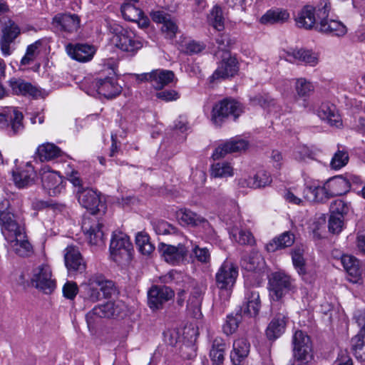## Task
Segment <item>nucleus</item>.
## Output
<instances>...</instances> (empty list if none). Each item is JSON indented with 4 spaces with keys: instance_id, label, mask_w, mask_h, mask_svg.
<instances>
[{
    "instance_id": "4be33fe9",
    "label": "nucleus",
    "mask_w": 365,
    "mask_h": 365,
    "mask_svg": "<svg viewBox=\"0 0 365 365\" xmlns=\"http://www.w3.org/2000/svg\"><path fill=\"white\" fill-rule=\"evenodd\" d=\"M174 296L173 291L166 286H153L148 293V303L153 309H159Z\"/></svg>"
},
{
    "instance_id": "423d86ee",
    "label": "nucleus",
    "mask_w": 365,
    "mask_h": 365,
    "mask_svg": "<svg viewBox=\"0 0 365 365\" xmlns=\"http://www.w3.org/2000/svg\"><path fill=\"white\" fill-rule=\"evenodd\" d=\"M330 9L329 2H325L323 6L318 8L319 23L317 31L331 36H342L346 33V28L341 22L328 18Z\"/></svg>"
},
{
    "instance_id": "4468645a",
    "label": "nucleus",
    "mask_w": 365,
    "mask_h": 365,
    "mask_svg": "<svg viewBox=\"0 0 365 365\" xmlns=\"http://www.w3.org/2000/svg\"><path fill=\"white\" fill-rule=\"evenodd\" d=\"M271 296L279 300L289 291L294 288L292 278L283 272L273 273L269 279Z\"/></svg>"
},
{
    "instance_id": "ea45409f",
    "label": "nucleus",
    "mask_w": 365,
    "mask_h": 365,
    "mask_svg": "<svg viewBox=\"0 0 365 365\" xmlns=\"http://www.w3.org/2000/svg\"><path fill=\"white\" fill-rule=\"evenodd\" d=\"M205 290L206 287L202 284L195 283L193 284L187 301V307L192 309L194 312L200 310Z\"/></svg>"
},
{
    "instance_id": "c756f323",
    "label": "nucleus",
    "mask_w": 365,
    "mask_h": 365,
    "mask_svg": "<svg viewBox=\"0 0 365 365\" xmlns=\"http://www.w3.org/2000/svg\"><path fill=\"white\" fill-rule=\"evenodd\" d=\"M124 309L125 304L121 301H109L103 304L94 307L90 315L99 314L101 317H117L120 316Z\"/></svg>"
},
{
    "instance_id": "0e129e2a",
    "label": "nucleus",
    "mask_w": 365,
    "mask_h": 365,
    "mask_svg": "<svg viewBox=\"0 0 365 365\" xmlns=\"http://www.w3.org/2000/svg\"><path fill=\"white\" fill-rule=\"evenodd\" d=\"M294 158L297 160H305L307 158H314L313 152L306 145H302L297 148L294 151Z\"/></svg>"
},
{
    "instance_id": "dca6fc26",
    "label": "nucleus",
    "mask_w": 365,
    "mask_h": 365,
    "mask_svg": "<svg viewBox=\"0 0 365 365\" xmlns=\"http://www.w3.org/2000/svg\"><path fill=\"white\" fill-rule=\"evenodd\" d=\"M23 114L14 108H6L0 113V128H11L13 134L24 129Z\"/></svg>"
},
{
    "instance_id": "a211bd4d",
    "label": "nucleus",
    "mask_w": 365,
    "mask_h": 365,
    "mask_svg": "<svg viewBox=\"0 0 365 365\" xmlns=\"http://www.w3.org/2000/svg\"><path fill=\"white\" fill-rule=\"evenodd\" d=\"M158 250L165 261L172 265H178L183 262L188 253L187 249L182 244L173 246L160 243Z\"/></svg>"
},
{
    "instance_id": "09e8293b",
    "label": "nucleus",
    "mask_w": 365,
    "mask_h": 365,
    "mask_svg": "<svg viewBox=\"0 0 365 365\" xmlns=\"http://www.w3.org/2000/svg\"><path fill=\"white\" fill-rule=\"evenodd\" d=\"M121 13L123 18L129 21L137 22L143 16V11L133 4L128 2L121 6Z\"/></svg>"
},
{
    "instance_id": "603ef678",
    "label": "nucleus",
    "mask_w": 365,
    "mask_h": 365,
    "mask_svg": "<svg viewBox=\"0 0 365 365\" xmlns=\"http://www.w3.org/2000/svg\"><path fill=\"white\" fill-rule=\"evenodd\" d=\"M314 86L308 80L304 78H297L295 83V91L300 98H306L314 91Z\"/></svg>"
},
{
    "instance_id": "cd10ccee",
    "label": "nucleus",
    "mask_w": 365,
    "mask_h": 365,
    "mask_svg": "<svg viewBox=\"0 0 365 365\" xmlns=\"http://www.w3.org/2000/svg\"><path fill=\"white\" fill-rule=\"evenodd\" d=\"M153 21L162 24L161 31L168 38H173L178 31V26L175 21L169 15L160 11H153L150 13Z\"/></svg>"
},
{
    "instance_id": "338daca9",
    "label": "nucleus",
    "mask_w": 365,
    "mask_h": 365,
    "mask_svg": "<svg viewBox=\"0 0 365 365\" xmlns=\"http://www.w3.org/2000/svg\"><path fill=\"white\" fill-rule=\"evenodd\" d=\"M153 229L158 235H167L170 233L173 227L168 222L160 220L153 224Z\"/></svg>"
},
{
    "instance_id": "5fc2aeb1",
    "label": "nucleus",
    "mask_w": 365,
    "mask_h": 365,
    "mask_svg": "<svg viewBox=\"0 0 365 365\" xmlns=\"http://www.w3.org/2000/svg\"><path fill=\"white\" fill-rule=\"evenodd\" d=\"M241 318L242 317L239 314H236L235 315H228L227 317L226 322L222 327L223 332L227 335L234 333L239 326Z\"/></svg>"
},
{
    "instance_id": "f03ea898",
    "label": "nucleus",
    "mask_w": 365,
    "mask_h": 365,
    "mask_svg": "<svg viewBox=\"0 0 365 365\" xmlns=\"http://www.w3.org/2000/svg\"><path fill=\"white\" fill-rule=\"evenodd\" d=\"M109 30L113 34V43L121 51L134 55L143 47L142 41L132 31L114 22L110 23Z\"/></svg>"
},
{
    "instance_id": "9b49d317",
    "label": "nucleus",
    "mask_w": 365,
    "mask_h": 365,
    "mask_svg": "<svg viewBox=\"0 0 365 365\" xmlns=\"http://www.w3.org/2000/svg\"><path fill=\"white\" fill-rule=\"evenodd\" d=\"M354 319L361 327L359 332L351 339V346L355 356L365 361V309L357 310Z\"/></svg>"
},
{
    "instance_id": "58836bf2",
    "label": "nucleus",
    "mask_w": 365,
    "mask_h": 365,
    "mask_svg": "<svg viewBox=\"0 0 365 365\" xmlns=\"http://www.w3.org/2000/svg\"><path fill=\"white\" fill-rule=\"evenodd\" d=\"M341 263L347 274L353 279L349 280L355 282L361 275L359 262L356 257L349 255H343L341 257Z\"/></svg>"
},
{
    "instance_id": "49530a36",
    "label": "nucleus",
    "mask_w": 365,
    "mask_h": 365,
    "mask_svg": "<svg viewBox=\"0 0 365 365\" xmlns=\"http://www.w3.org/2000/svg\"><path fill=\"white\" fill-rule=\"evenodd\" d=\"M291 56L306 65L315 66L319 63L318 54L309 50L299 49L292 52Z\"/></svg>"
},
{
    "instance_id": "052dcab7",
    "label": "nucleus",
    "mask_w": 365,
    "mask_h": 365,
    "mask_svg": "<svg viewBox=\"0 0 365 365\" xmlns=\"http://www.w3.org/2000/svg\"><path fill=\"white\" fill-rule=\"evenodd\" d=\"M331 193H328L324 186H322L319 182L315 194L309 196V201L311 202H323L324 200L329 198L330 196H334L332 194L333 187Z\"/></svg>"
},
{
    "instance_id": "13d9d810",
    "label": "nucleus",
    "mask_w": 365,
    "mask_h": 365,
    "mask_svg": "<svg viewBox=\"0 0 365 365\" xmlns=\"http://www.w3.org/2000/svg\"><path fill=\"white\" fill-rule=\"evenodd\" d=\"M344 217L339 215H330L329 220V230L334 234H339L344 228Z\"/></svg>"
},
{
    "instance_id": "2eb2a0df",
    "label": "nucleus",
    "mask_w": 365,
    "mask_h": 365,
    "mask_svg": "<svg viewBox=\"0 0 365 365\" xmlns=\"http://www.w3.org/2000/svg\"><path fill=\"white\" fill-rule=\"evenodd\" d=\"M92 87L93 91H91L89 94L93 95L94 92H96L106 98H114L121 93V86L112 77L95 79L92 82Z\"/></svg>"
},
{
    "instance_id": "393cba45",
    "label": "nucleus",
    "mask_w": 365,
    "mask_h": 365,
    "mask_svg": "<svg viewBox=\"0 0 365 365\" xmlns=\"http://www.w3.org/2000/svg\"><path fill=\"white\" fill-rule=\"evenodd\" d=\"M175 215L178 222L182 227H205L209 225V222L205 217L187 208L178 209Z\"/></svg>"
},
{
    "instance_id": "1a4fd4ad",
    "label": "nucleus",
    "mask_w": 365,
    "mask_h": 365,
    "mask_svg": "<svg viewBox=\"0 0 365 365\" xmlns=\"http://www.w3.org/2000/svg\"><path fill=\"white\" fill-rule=\"evenodd\" d=\"M31 282L34 287L46 294L51 293L56 288V281L52 278L51 267L46 264L33 269Z\"/></svg>"
},
{
    "instance_id": "9d476101",
    "label": "nucleus",
    "mask_w": 365,
    "mask_h": 365,
    "mask_svg": "<svg viewBox=\"0 0 365 365\" xmlns=\"http://www.w3.org/2000/svg\"><path fill=\"white\" fill-rule=\"evenodd\" d=\"M240 220V217L236 207H234V215L232 217L225 215L223 217V220L225 223L230 227L229 228V232L233 240L240 245L252 246L255 242L252 234L248 230L242 229L237 230L235 227L239 222Z\"/></svg>"
},
{
    "instance_id": "c03bdc74",
    "label": "nucleus",
    "mask_w": 365,
    "mask_h": 365,
    "mask_svg": "<svg viewBox=\"0 0 365 365\" xmlns=\"http://www.w3.org/2000/svg\"><path fill=\"white\" fill-rule=\"evenodd\" d=\"M210 175L214 178H228L234 175V168L226 161L215 163L211 165Z\"/></svg>"
},
{
    "instance_id": "69168bd1",
    "label": "nucleus",
    "mask_w": 365,
    "mask_h": 365,
    "mask_svg": "<svg viewBox=\"0 0 365 365\" xmlns=\"http://www.w3.org/2000/svg\"><path fill=\"white\" fill-rule=\"evenodd\" d=\"M78 292V288L76 282H67L63 287V296L69 299H73Z\"/></svg>"
},
{
    "instance_id": "bf43d9fd",
    "label": "nucleus",
    "mask_w": 365,
    "mask_h": 365,
    "mask_svg": "<svg viewBox=\"0 0 365 365\" xmlns=\"http://www.w3.org/2000/svg\"><path fill=\"white\" fill-rule=\"evenodd\" d=\"M192 253L195 255L197 261L201 263L207 264L210 260V252L207 247H200L198 245H195L192 247Z\"/></svg>"
},
{
    "instance_id": "f257e3e1",
    "label": "nucleus",
    "mask_w": 365,
    "mask_h": 365,
    "mask_svg": "<svg viewBox=\"0 0 365 365\" xmlns=\"http://www.w3.org/2000/svg\"><path fill=\"white\" fill-rule=\"evenodd\" d=\"M0 226L2 235L13 250L19 256H28L31 252L32 247L26 239L24 229L14 219V215L11 212L9 201L6 199L0 201Z\"/></svg>"
},
{
    "instance_id": "bb28decb",
    "label": "nucleus",
    "mask_w": 365,
    "mask_h": 365,
    "mask_svg": "<svg viewBox=\"0 0 365 365\" xmlns=\"http://www.w3.org/2000/svg\"><path fill=\"white\" fill-rule=\"evenodd\" d=\"M66 51L71 58L80 62L91 61L96 53L94 46L83 43H69L66 46Z\"/></svg>"
},
{
    "instance_id": "5701e85b",
    "label": "nucleus",
    "mask_w": 365,
    "mask_h": 365,
    "mask_svg": "<svg viewBox=\"0 0 365 365\" xmlns=\"http://www.w3.org/2000/svg\"><path fill=\"white\" fill-rule=\"evenodd\" d=\"M1 33L2 35L0 39L1 51L3 56H8L11 54V43L20 34V28L13 20L8 19L1 29Z\"/></svg>"
},
{
    "instance_id": "e433bc0d",
    "label": "nucleus",
    "mask_w": 365,
    "mask_h": 365,
    "mask_svg": "<svg viewBox=\"0 0 365 365\" xmlns=\"http://www.w3.org/2000/svg\"><path fill=\"white\" fill-rule=\"evenodd\" d=\"M294 242V235L290 232H284L272 239L266 245V249L269 252H274L278 250L292 246Z\"/></svg>"
},
{
    "instance_id": "de8ad7c7",
    "label": "nucleus",
    "mask_w": 365,
    "mask_h": 365,
    "mask_svg": "<svg viewBox=\"0 0 365 365\" xmlns=\"http://www.w3.org/2000/svg\"><path fill=\"white\" fill-rule=\"evenodd\" d=\"M208 23L217 31H221L225 28V17L222 9L215 6L210 10L207 16Z\"/></svg>"
},
{
    "instance_id": "a878e982",
    "label": "nucleus",
    "mask_w": 365,
    "mask_h": 365,
    "mask_svg": "<svg viewBox=\"0 0 365 365\" xmlns=\"http://www.w3.org/2000/svg\"><path fill=\"white\" fill-rule=\"evenodd\" d=\"M12 177L15 185L24 188L34 182L36 173L31 163H26L24 166L13 170Z\"/></svg>"
},
{
    "instance_id": "8fccbe9b",
    "label": "nucleus",
    "mask_w": 365,
    "mask_h": 365,
    "mask_svg": "<svg viewBox=\"0 0 365 365\" xmlns=\"http://www.w3.org/2000/svg\"><path fill=\"white\" fill-rule=\"evenodd\" d=\"M135 244L139 252L145 255H150L155 249L153 244L150 242L149 236L145 232H138L135 236Z\"/></svg>"
},
{
    "instance_id": "f3484780",
    "label": "nucleus",
    "mask_w": 365,
    "mask_h": 365,
    "mask_svg": "<svg viewBox=\"0 0 365 365\" xmlns=\"http://www.w3.org/2000/svg\"><path fill=\"white\" fill-rule=\"evenodd\" d=\"M52 26L57 32L73 34L80 26V19L76 14H58L52 19Z\"/></svg>"
},
{
    "instance_id": "4c0bfd02",
    "label": "nucleus",
    "mask_w": 365,
    "mask_h": 365,
    "mask_svg": "<svg viewBox=\"0 0 365 365\" xmlns=\"http://www.w3.org/2000/svg\"><path fill=\"white\" fill-rule=\"evenodd\" d=\"M36 155L41 161H48L61 156L62 151L53 143H45L38 145Z\"/></svg>"
},
{
    "instance_id": "680f3d73",
    "label": "nucleus",
    "mask_w": 365,
    "mask_h": 365,
    "mask_svg": "<svg viewBox=\"0 0 365 365\" xmlns=\"http://www.w3.org/2000/svg\"><path fill=\"white\" fill-rule=\"evenodd\" d=\"M227 143L231 153L244 151L248 147V142L241 138H232L227 141Z\"/></svg>"
},
{
    "instance_id": "f8f14e48",
    "label": "nucleus",
    "mask_w": 365,
    "mask_h": 365,
    "mask_svg": "<svg viewBox=\"0 0 365 365\" xmlns=\"http://www.w3.org/2000/svg\"><path fill=\"white\" fill-rule=\"evenodd\" d=\"M42 186L49 195L55 196L60 194L64 189V181L58 172L51 170L44 167L40 172Z\"/></svg>"
},
{
    "instance_id": "aec40b11",
    "label": "nucleus",
    "mask_w": 365,
    "mask_h": 365,
    "mask_svg": "<svg viewBox=\"0 0 365 365\" xmlns=\"http://www.w3.org/2000/svg\"><path fill=\"white\" fill-rule=\"evenodd\" d=\"M103 225L95 218L84 219L82 223V230L93 245L102 246L104 245V233L102 230Z\"/></svg>"
},
{
    "instance_id": "6ab92c4d",
    "label": "nucleus",
    "mask_w": 365,
    "mask_h": 365,
    "mask_svg": "<svg viewBox=\"0 0 365 365\" xmlns=\"http://www.w3.org/2000/svg\"><path fill=\"white\" fill-rule=\"evenodd\" d=\"M222 58L217 68L211 76L213 81L233 76L238 71V63L235 57L232 56L228 51H223Z\"/></svg>"
},
{
    "instance_id": "f704fd0d",
    "label": "nucleus",
    "mask_w": 365,
    "mask_h": 365,
    "mask_svg": "<svg viewBox=\"0 0 365 365\" xmlns=\"http://www.w3.org/2000/svg\"><path fill=\"white\" fill-rule=\"evenodd\" d=\"M250 345L246 339L239 338L233 342L230 358L235 365L239 364L248 356Z\"/></svg>"
},
{
    "instance_id": "774afa93",
    "label": "nucleus",
    "mask_w": 365,
    "mask_h": 365,
    "mask_svg": "<svg viewBox=\"0 0 365 365\" xmlns=\"http://www.w3.org/2000/svg\"><path fill=\"white\" fill-rule=\"evenodd\" d=\"M156 96L158 98L162 99L165 101H176L180 98L179 93L174 90H165L157 93Z\"/></svg>"
},
{
    "instance_id": "b1692460",
    "label": "nucleus",
    "mask_w": 365,
    "mask_h": 365,
    "mask_svg": "<svg viewBox=\"0 0 365 365\" xmlns=\"http://www.w3.org/2000/svg\"><path fill=\"white\" fill-rule=\"evenodd\" d=\"M76 194L80 205L92 214H96L100 210L99 207L103 206L100 195L96 190L85 188L82 190H77Z\"/></svg>"
},
{
    "instance_id": "20e7f679",
    "label": "nucleus",
    "mask_w": 365,
    "mask_h": 365,
    "mask_svg": "<svg viewBox=\"0 0 365 365\" xmlns=\"http://www.w3.org/2000/svg\"><path fill=\"white\" fill-rule=\"evenodd\" d=\"M294 361L292 365H309L312 360V343L304 331L297 330L292 337Z\"/></svg>"
},
{
    "instance_id": "2f4dec72",
    "label": "nucleus",
    "mask_w": 365,
    "mask_h": 365,
    "mask_svg": "<svg viewBox=\"0 0 365 365\" xmlns=\"http://www.w3.org/2000/svg\"><path fill=\"white\" fill-rule=\"evenodd\" d=\"M318 116L331 126L336 128L342 125L341 116L334 105L325 102L322 103L317 110Z\"/></svg>"
},
{
    "instance_id": "79ce46f5",
    "label": "nucleus",
    "mask_w": 365,
    "mask_h": 365,
    "mask_svg": "<svg viewBox=\"0 0 365 365\" xmlns=\"http://www.w3.org/2000/svg\"><path fill=\"white\" fill-rule=\"evenodd\" d=\"M175 74L169 70L157 69L153 71V86L155 89H162L164 86L173 82Z\"/></svg>"
},
{
    "instance_id": "7ed1b4c3",
    "label": "nucleus",
    "mask_w": 365,
    "mask_h": 365,
    "mask_svg": "<svg viewBox=\"0 0 365 365\" xmlns=\"http://www.w3.org/2000/svg\"><path fill=\"white\" fill-rule=\"evenodd\" d=\"M114 283L107 279L103 274H95L91 275L87 284V297L96 302L103 299L110 298L115 293Z\"/></svg>"
},
{
    "instance_id": "72a5a7b5",
    "label": "nucleus",
    "mask_w": 365,
    "mask_h": 365,
    "mask_svg": "<svg viewBox=\"0 0 365 365\" xmlns=\"http://www.w3.org/2000/svg\"><path fill=\"white\" fill-rule=\"evenodd\" d=\"M289 13L286 9H271L260 17L259 21L264 25L284 24L289 20Z\"/></svg>"
},
{
    "instance_id": "e2e57ef3",
    "label": "nucleus",
    "mask_w": 365,
    "mask_h": 365,
    "mask_svg": "<svg viewBox=\"0 0 365 365\" xmlns=\"http://www.w3.org/2000/svg\"><path fill=\"white\" fill-rule=\"evenodd\" d=\"M253 105H259L264 108H268L275 105L274 99L271 98L268 95L257 96L251 99Z\"/></svg>"
},
{
    "instance_id": "c9c22d12",
    "label": "nucleus",
    "mask_w": 365,
    "mask_h": 365,
    "mask_svg": "<svg viewBox=\"0 0 365 365\" xmlns=\"http://www.w3.org/2000/svg\"><path fill=\"white\" fill-rule=\"evenodd\" d=\"M287 324V318L284 315L279 314L269 324L266 329V335L270 340H274L279 337L284 331Z\"/></svg>"
},
{
    "instance_id": "7c9ffc66",
    "label": "nucleus",
    "mask_w": 365,
    "mask_h": 365,
    "mask_svg": "<svg viewBox=\"0 0 365 365\" xmlns=\"http://www.w3.org/2000/svg\"><path fill=\"white\" fill-rule=\"evenodd\" d=\"M361 184V179L359 176L351 175L348 178L341 176L336 177L331 182L330 185L333 187V195H341L346 193L349 189L354 185Z\"/></svg>"
},
{
    "instance_id": "a18cd8bd",
    "label": "nucleus",
    "mask_w": 365,
    "mask_h": 365,
    "mask_svg": "<svg viewBox=\"0 0 365 365\" xmlns=\"http://www.w3.org/2000/svg\"><path fill=\"white\" fill-rule=\"evenodd\" d=\"M304 250L302 247H296L292 252V259L293 265L297 273L302 277L305 278L307 275L306 262L304 258Z\"/></svg>"
},
{
    "instance_id": "0eeeda50",
    "label": "nucleus",
    "mask_w": 365,
    "mask_h": 365,
    "mask_svg": "<svg viewBox=\"0 0 365 365\" xmlns=\"http://www.w3.org/2000/svg\"><path fill=\"white\" fill-rule=\"evenodd\" d=\"M237 276V266L230 260L224 261L215 274L216 284L220 289V295L225 293L227 297L230 296Z\"/></svg>"
},
{
    "instance_id": "6e6d98bb",
    "label": "nucleus",
    "mask_w": 365,
    "mask_h": 365,
    "mask_svg": "<svg viewBox=\"0 0 365 365\" xmlns=\"http://www.w3.org/2000/svg\"><path fill=\"white\" fill-rule=\"evenodd\" d=\"M330 215L341 216L344 217L349 210V205L342 200H336L330 205Z\"/></svg>"
},
{
    "instance_id": "473e14b6",
    "label": "nucleus",
    "mask_w": 365,
    "mask_h": 365,
    "mask_svg": "<svg viewBox=\"0 0 365 365\" xmlns=\"http://www.w3.org/2000/svg\"><path fill=\"white\" fill-rule=\"evenodd\" d=\"M260 307L261 302L259 292L254 289H247L245 292L242 311L244 314L255 317L258 314Z\"/></svg>"
},
{
    "instance_id": "c85d7f7f",
    "label": "nucleus",
    "mask_w": 365,
    "mask_h": 365,
    "mask_svg": "<svg viewBox=\"0 0 365 365\" xmlns=\"http://www.w3.org/2000/svg\"><path fill=\"white\" fill-rule=\"evenodd\" d=\"M8 85L15 95H29L33 97H38L41 95V91L36 87L21 78H11L8 81Z\"/></svg>"
},
{
    "instance_id": "39448f33",
    "label": "nucleus",
    "mask_w": 365,
    "mask_h": 365,
    "mask_svg": "<svg viewBox=\"0 0 365 365\" xmlns=\"http://www.w3.org/2000/svg\"><path fill=\"white\" fill-rule=\"evenodd\" d=\"M242 113L243 107L239 102L234 99L225 98L213 106L211 120L215 125L219 126L226 118L232 117L235 120Z\"/></svg>"
},
{
    "instance_id": "ddd939ff",
    "label": "nucleus",
    "mask_w": 365,
    "mask_h": 365,
    "mask_svg": "<svg viewBox=\"0 0 365 365\" xmlns=\"http://www.w3.org/2000/svg\"><path fill=\"white\" fill-rule=\"evenodd\" d=\"M325 2L326 1L322 2L317 7H314L311 5L303 6L302 9L298 11L294 19L297 27L306 30L313 29L317 30V26L319 23L318 8L323 6Z\"/></svg>"
},
{
    "instance_id": "4d7b16f0",
    "label": "nucleus",
    "mask_w": 365,
    "mask_h": 365,
    "mask_svg": "<svg viewBox=\"0 0 365 365\" xmlns=\"http://www.w3.org/2000/svg\"><path fill=\"white\" fill-rule=\"evenodd\" d=\"M255 189L264 187L272 182L271 175L265 170H259L253 176Z\"/></svg>"
},
{
    "instance_id": "3c124183",
    "label": "nucleus",
    "mask_w": 365,
    "mask_h": 365,
    "mask_svg": "<svg viewBox=\"0 0 365 365\" xmlns=\"http://www.w3.org/2000/svg\"><path fill=\"white\" fill-rule=\"evenodd\" d=\"M41 43L36 41L27 46L25 55L21 60V66H27L33 63L40 53Z\"/></svg>"
},
{
    "instance_id": "a19ab883",
    "label": "nucleus",
    "mask_w": 365,
    "mask_h": 365,
    "mask_svg": "<svg viewBox=\"0 0 365 365\" xmlns=\"http://www.w3.org/2000/svg\"><path fill=\"white\" fill-rule=\"evenodd\" d=\"M226 344L220 337H216L212 344L210 356L215 365H220L225 359Z\"/></svg>"
},
{
    "instance_id": "6e6552de",
    "label": "nucleus",
    "mask_w": 365,
    "mask_h": 365,
    "mask_svg": "<svg viewBox=\"0 0 365 365\" xmlns=\"http://www.w3.org/2000/svg\"><path fill=\"white\" fill-rule=\"evenodd\" d=\"M133 245L127 235L120 232L113 234L110 243V253L114 261L130 260Z\"/></svg>"
},
{
    "instance_id": "412c9836",
    "label": "nucleus",
    "mask_w": 365,
    "mask_h": 365,
    "mask_svg": "<svg viewBox=\"0 0 365 365\" xmlns=\"http://www.w3.org/2000/svg\"><path fill=\"white\" fill-rule=\"evenodd\" d=\"M64 261L66 267L70 273L84 272L86 264L78 247L73 245L68 246L65 250Z\"/></svg>"
},
{
    "instance_id": "864d4df0",
    "label": "nucleus",
    "mask_w": 365,
    "mask_h": 365,
    "mask_svg": "<svg viewBox=\"0 0 365 365\" xmlns=\"http://www.w3.org/2000/svg\"><path fill=\"white\" fill-rule=\"evenodd\" d=\"M349 162V155L346 151L339 150L333 155L330 166L334 170H339Z\"/></svg>"
},
{
    "instance_id": "37998d69",
    "label": "nucleus",
    "mask_w": 365,
    "mask_h": 365,
    "mask_svg": "<svg viewBox=\"0 0 365 365\" xmlns=\"http://www.w3.org/2000/svg\"><path fill=\"white\" fill-rule=\"evenodd\" d=\"M264 264L262 256L256 251H252L248 255L242 259V267L248 271H255L261 269Z\"/></svg>"
}]
</instances>
